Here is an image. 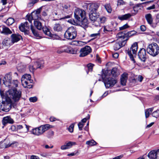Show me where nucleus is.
Wrapping results in <instances>:
<instances>
[{"label":"nucleus","mask_w":159,"mask_h":159,"mask_svg":"<svg viewBox=\"0 0 159 159\" xmlns=\"http://www.w3.org/2000/svg\"><path fill=\"white\" fill-rule=\"evenodd\" d=\"M7 94L8 98H6L5 100H3L2 103H0V110L6 112L8 111L10 109L12 102L11 98L15 102H18L21 97V92L14 88L9 89Z\"/></svg>","instance_id":"obj_1"},{"label":"nucleus","mask_w":159,"mask_h":159,"mask_svg":"<svg viewBox=\"0 0 159 159\" xmlns=\"http://www.w3.org/2000/svg\"><path fill=\"white\" fill-rule=\"evenodd\" d=\"M148 53L153 57L156 56L159 53V47L156 43L149 44L146 49Z\"/></svg>","instance_id":"obj_2"},{"label":"nucleus","mask_w":159,"mask_h":159,"mask_svg":"<svg viewBox=\"0 0 159 159\" xmlns=\"http://www.w3.org/2000/svg\"><path fill=\"white\" fill-rule=\"evenodd\" d=\"M50 126L49 124L42 125L38 127L33 129L31 131V132L34 135L39 136L50 129Z\"/></svg>","instance_id":"obj_3"},{"label":"nucleus","mask_w":159,"mask_h":159,"mask_svg":"<svg viewBox=\"0 0 159 159\" xmlns=\"http://www.w3.org/2000/svg\"><path fill=\"white\" fill-rule=\"evenodd\" d=\"M31 75L29 74H25L22 77L21 83L24 88H30L32 87L33 80H31Z\"/></svg>","instance_id":"obj_4"},{"label":"nucleus","mask_w":159,"mask_h":159,"mask_svg":"<svg viewBox=\"0 0 159 159\" xmlns=\"http://www.w3.org/2000/svg\"><path fill=\"white\" fill-rule=\"evenodd\" d=\"M64 37L69 40L74 39L77 36V32L76 29L71 26L68 28L65 32Z\"/></svg>","instance_id":"obj_5"},{"label":"nucleus","mask_w":159,"mask_h":159,"mask_svg":"<svg viewBox=\"0 0 159 159\" xmlns=\"http://www.w3.org/2000/svg\"><path fill=\"white\" fill-rule=\"evenodd\" d=\"M102 78L103 80L106 87L108 88L112 87L117 83V80L112 78H107L105 74L103 73Z\"/></svg>","instance_id":"obj_6"},{"label":"nucleus","mask_w":159,"mask_h":159,"mask_svg":"<svg viewBox=\"0 0 159 159\" xmlns=\"http://www.w3.org/2000/svg\"><path fill=\"white\" fill-rule=\"evenodd\" d=\"M138 48V43H137L135 42L132 45L130 48L127 51V53L129 57L131 60L134 63L135 62L134 57H135L136 55Z\"/></svg>","instance_id":"obj_7"},{"label":"nucleus","mask_w":159,"mask_h":159,"mask_svg":"<svg viewBox=\"0 0 159 159\" xmlns=\"http://www.w3.org/2000/svg\"><path fill=\"white\" fill-rule=\"evenodd\" d=\"M74 14L75 18L79 21H80L83 18H84L86 16L85 11L79 8H77L75 10Z\"/></svg>","instance_id":"obj_8"},{"label":"nucleus","mask_w":159,"mask_h":159,"mask_svg":"<svg viewBox=\"0 0 159 159\" xmlns=\"http://www.w3.org/2000/svg\"><path fill=\"white\" fill-rule=\"evenodd\" d=\"M26 18L30 23H31L30 25V29L34 36H35L37 39H40L41 38H42V37L38 33L37 31L34 29V27L32 25V21L33 20L32 13L30 15H27Z\"/></svg>","instance_id":"obj_9"},{"label":"nucleus","mask_w":159,"mask_h":159,"mask_svg":"<svg viewBox=\"0 0 159 159\" xmlns=\"http://www.w3.org/2000/svg\"><path fill=\"white\" fill-rule=\"evenodd\" d=\"M118 41H120L122 42V45L125 46L126 43L128 38L127 37L126 31L120 32L118 33L116 35Z\"/></svg>","instance_id":"obj_10"},{"label":"nucleus","mask_w":159,"mask_h":159,"mask_svg":"<svg viewBox=\"0 0 159 159\" xmlns=\"http://www.w3.org/2000/svg\"><path fill=\"white\" fill-rule=\"evenodd\" d=\"M92 52L91 47L89 46H86L80 49V57H84L89 54Z\"/></svg>","instance_id":"obj_11"},{"label":"nucleus","mask_w":159,"mask_h":159,"mask_svg":"<svg viewBox=\"0 0 159 159\" xmlns=\"http://www.w3.org/2000/svg\"><path fill=\"white\" fill-rule=\"evenodd\" d=\"M138 56L139 59L143 62L146 61L148 58L146 50L144 48L141 49L138 53Z\"/></svg>","instance_id":"obj_12"},{"label":"nucleus","mask_w":159,"mask_h":159,"mask_svg":"<svg viewBox=\"0 0 159 159\" xmlns=\"http://www.w3.org/2000/svg\"><path fill=\"white\" fill-rule=\"evenodd\" d=\"M69 7H70V6H67L66 5H64L63 7L64 9L62 11L61 13H60V10H58L57 12L55 13V14L56 15H57V14H58V15H60V16L61 17L60 19H65L69 18L70 17V16H66L65 14V12L66 11H65V9H68Z\"/></svg>","instance_id":"obj_13"},{"label":"nucleus","mask_w":159,"mask_h":159,"mask_svg":"<svg viewBox=\"0 0 159 159\" xmlns=\"http://www.w3.org/2000/svg\"><path fill=\"white\" fill-rule=\"evenodd\" d=\"M43 62L41 61L40 62L37 61L35 63L34 65H30L29 66V70L30 71L33 72L36 69L38 68H41L43 66Z\"/></svg>","instance_id":"obj_14"},{"label":"nucleus","mask_w":159,"mask_h":159,"mask_svg":"<svg viewBox=\"0 0 159 159\" xmlns=\"http://www.w3.org/2000/svg\"><path fill=\"white\" fill-rule=\"evenodd\" d=\"M114 24L116 25V23L111 22L110 24L104 26L103 27V31L105 33L112 31L115 28L114 26Z\"/></svg>","instance_id":"obj_15"},{"label":"nucleus","mask_w":159,"mask_h":159,"mask_svg":"<svg viewBox=\"0 0 159 159\" xmlns=\"http://www.w3.org/2000/svg\"><path fill=\"white\" fill-rule=\"evenodd\" d=\"M14 120L10 116H7L3 118L2 123L4 126H6L8 123L12 124L14 123Z\"/></svg>","instance_id":"obj_16"},{"label":"nucleus","mask_w":159,"mask_h":159,"mask_svg":"<svg viewBox=\"0 0 159 159\" xmlns=\"http://www.w3.org/2000/svg\"><path fill=\"white\" fill-rule=\"evenodd\" d=\"M14 143H10L9 141L5 140L3 141L0 142V148H7L10 147H13L12 145Z\"/></svg>","instance_id":"obj_17"},{"label":"nucleus","mask_w":159,"mask_h":159,"mask_svg":"<svg viewBox=\"0 0 159 159\" xmlns=\"http://www.w3.org/2000/svg\"><path fill=\"white\" fill-rule=\"evenodd\" d=\"M0 32L1 33L6 35L10 34L12 33V31L9 28L4 25L0 27Z\"/></svg>","instance_id":"obj_18"},{"label":"nucleus","mask_w":159,"mask_h":159,"mask_svg":"<svg viewBox=\"0 0 159 159\" xmlns=\"http://www.w3.org/2000/svg\"><path fill=\"white\" fill-rule=\"evenodd\" d=\"M11 43H14L19 41L22 38V36L18 34H12L11 35Z\"/></svg>","instance_id":"obj_19"},{"label":"nucleus","mask_w":159,"mask_h":159,"mask_svg":"<svg viewBox=\"0 0 159 159\" xmlns=\"http://www.w3.org/2000/svg\"><path fill=\"white\" fill-rule=\"evenodd\" d=\"M90 19L93 21H95L99 16V14L97 12H89V14Z\"/></svg>","instance_id":"obj_20"},{"label":"nucleus","mask_w":159,"mask_h":159,"mask_svg":"<svg viewBox=\"0 0 159 159\" xmlns=\"http://www.w3.org/2000/svg\"><path fill=\"white\" fill-rule=\"evenodd\" d=\"M100 4L99 3H93L91 4L89 6V12H97L98 8L99 7Z\"/></svg>","instance_id":"obj_21"},{"label":"nucleus","mask_w":159,"mask_h":159,"mask_svg":"<svg viewBox=\"0 0 159 159\" xmlns=\"http://www.w3.org/2000/svg\"><path fill=\"white\" fill-rule=\"evenodd\" d=\"M64 48H66L64 49V51L67 53L75 54H76L78 51V49L75 48H72L70 47H68L66 46H64Z\"/></svg>","instance_id":"obj_22"},{"label":"nucleus","mask_w":159,"mask_h":159,"mask_svg":"<svg viewBox=\"0 0 159 159\" xmlns=\"http://www.w3.org/2000/svg\"><path fill=\"white\" fill-rule=\"evenodd\" d=\"M76 144V143L73 142H69L66 143L64 145H62L61 147V150H65L70 148L73 145Z\"/></svg>","instance_id":"obj_23"},{"label":"nucleus","mask_w":159,"mask_h":159,"mask_svg":"<svg viewBox=\"0 0 159 159\" xmlns=\"http://www.w3.org/2000/svg\"><path fill=\"white\" fill-rule=\"evenodd\" d=\"M148 157L150 159H158L157 150H153L150 152L148 155Z\"/></svg>","instance_id":"obj_24"},{"label":"nucleus","mask_w":159,"mask_h":159,"mask_svg":"<svg viewBox=\"0 0 159 159\" xmlns=\"http://www.w3.org/2000/svg\"><path fill=\"white\" fill-rule=\"evenodd\" d=\"M29 25H28V23L26 22L24 23H22L19 26V29L20 31L22 32L25 31V30L26 29H29Z\"/></svg>","instance_id":"obj_25"},{"label":"nucleus","mask_w":159,"mask_h":159,"mask_svg":"<svg viewBox=\"0 0 159 159\" xmlns=\"http://www.w3.org/2000/svg\"><path fill=\"white\" fill-rule=\"evenodd\" d=\"M127 79V74H123L121 76L120 78V82L121 84L123 85H125L126 80Z\"/></svg>","instance_id":"obj_26"},{"label":"nucleus","mask_w":159,"mask_h":159,"mask_svg":"<svg viewBox=\"0 0 159 159\" xmlns=\"http://www.w3.org/2000/svg\"><path fill=\"white\" fill-rule=\"evenodd\" d=\"M131 17V14L130 13H128L124 15L119 16L118 17V18L121 20H126L128 18H130Z\"/></svg>","instance_id":"obj_27"},{"label":"nucleus","mask_w":159,"mask_h":159,"mask_svg":"<svg viewBox=\"0 0 159 159\" xmlns=\"http://www.w3.org/2000/svg\"><path fill=\"white\" fill-rule=\"evenodd\" d=\"M80 21H81L80 24L82 27H86L88 26L89 22L86 16L84 17V18H83V19Z\"/></svg>","instance_id":"obj_28"},{"label":"nucleus","mask_w":159,"mask_h":159,"mask_svg":"<svg viewBox=\"0 0 159 159\" xmlns=\"http://www.w3.org/2000/svg\"><path fill=\"white\" fill-rule=\"evenodd\" d=\"M145 17L146 20L149 25H151L152 24L153 19L152 16L150 14H148L146 15Z\"/></svg>","instance_id":"obj_29"},{"label":"nucleus","mask_w":159,"mask_h":159,"mask_svg":"<svg viewBox=\"0 0 159 159\" xmlns=\"http://www.w3.org/2000/svg\"><path fill=\"white\" fill-rule=\"evenodd\" d=\"M34 25L39 30H41L43 28L41 23L38 20H34Z\"/></svg>","instance_id":"obj_30"},{"label":"nucleus","mask_w":159,"mask_h":159,"mask_svg":"<svg viewBox=\"0 0 159 159\" xmlns=\"http://www.w3.org/2000/svg\"><path fill=\"white\" fill-rule=\"evenodd\" d=\"M11 40L8 38H5L2 41V44L3 45L7 46L8 47L10 46Z\"/></svg>","instance_id":"obj_31"},{"label":"nucleus","mask_w":159,"mask_h":159,"mask_svg":"<svg viewBox=\"0 0 159 159\" xmlns=\"http://www.w3.org/2000/svg\"><path fill=\"white\" fill-rule=\"evenodd\" d=\"M53 29L55 31L59 32L62 30V27L61 25L59 24H56L54 26Z\"/></svg>","instance_id":"obj_32"},{"label":"nucleus","mask_w":159,"mask_h":159,"mask_svg":"<svg viewBox=\"0 0 159 159\" xmlns=\"http://www.w3.org/2000/svg\"><path fill=\"white\" fill-rule=\"evenodd\" d=\"M44 34L50 37L52 36V34H51L49 29L47 27H43L42 28Z\"/></svg>","instance_id":"obj_33"},{"label":"nucleus","mask_w":159,"mask_h":159,"mask_svg":"<svg viewBox=\"0 0 159 159\" xmlns=\"http://www.w3.org/2000/svg\"><path fill=\"white\" fill-rule=\"evenodd\" d=\"M122 42L120 41H118V43H116L114 46V49L115 50H117L120 49L121 47L124 46L122 45Z\"/></svg>","instance_id":"obj_34"},{"label":"nucleus","mask_w":159,"mask_h":159,"mask_svg":"<svg viewBox=\"0 0 159 159\" xmlns=\"http://www.w3.org/2000/svg\"><path fill=\"white\" fill-rule=\"evenodd\" d=\"M6 80V82H8L11 83V74L10 73L7 74L6 75L5 77H4Z\"/></svg>","instance_id":"obj_35"},{"label":"nucleus","mask_w":159,"mask_h":159,"mask_svg":"<svg viewBox=\"0 0 159 159\" xmlns=\"http://www.w3.org/2000/svg\"><path fill=\"white\" fill-rule=\"evenodd\" d=\"M18 71L20 73L24 72L25 70V66L22 64H20L17 67Z\"/></svg>","instance_id":"obj_36"},{"label":"nucleus","mask_w":159,"mask_h":159,"mask_svg":"<svg viewBox=\"0 0 159 159\" xmlns=\"http://www.w3.org/2000/svg\"><path fill=\"white\" fill-rule=\"evenodd\" d=\"M73 42V44L79 46H82L86 44V42L78 41H74Z\"/></svg>","instance_id":"obj_37"},{"label":"nucleus","mask_w":159,"mask_h":159,"mask_svg":"<svg viewBox=\"0 0 159 159\" xmlns=\"http://www.w3.org/2000/svg\"><path fill=\"white\" fill-rule=\"evenodd\" d=\"M33 20H39L41 19L40 15H39L35 13L34 12H33L32 13Z\"/></svg>","instance_id":"obj_38"},{"label":"nucleus","mask_w":159,"mask_h":159,"mask_svg":"<svg viewBox=\"0 0 159 159\" xmlns=\"http://www.w3.org/2000/svg\"><path fill=\"white\" fill-rule=\"evenodd\" d=\"M153 108H151L145 110V113L146 118H147L149 116L150 114H151L153 111Z\"/></svg>","instance_id":"obj_39"},{"label":"nucleus","mask_w":159,"mask_h":159,"mask_svg":"<svg viewBox=\"0 0 159 159\" xmlns=\"http://www.w3.org/2000/svg\"><path fill=\"white\" fill-rule=\"evenodd\" d=\"M14 22V20L12 18H8L6 21V24L8 25H12Z\"/></svg>","instance_id":"obj_40"},{"label":"nucleus","mask_w":159,"mask_h":159,"mask_svg":"<svg viewBox=\"0 0 159 159\" xmlns=\"http://www.w3.org/2000/svg\"><path fill=\"white\" fill-rule=\"evenodd\" d=\"M86 144L90 146H92L96 145L97 143L93 140L88 141L86 142Z\"/></svg>","instance_id":"obj_41"},{"label":"nucleus","mask_w":159,"mask_h":159,"mask_svg":"<svg viewBox=\"0 0 159 159\" xmlns=\"http://www.w3.org/2000/svg\"><path fill=\"white\" fill-rule=\"evenodd\" d=\"M104 7L108 12L109 13L111 12L112 9L110 4H106L105 5Z\"/></svg>","instance_id":"obj_42"},{"label":"nucleus","mask_w":159,"mask_h":159,"mask_svg":"<svg viewBox=\"0 0 159 159\" xmlns=\"http://www.w3.org/2000/svg\"><path fill=\"white\" fill-rule=\"evenodd\" d=\"M135 33L136 31L134 30L131 31L127 33H126L127 37L128 39L129 37L135 34Z\"/></svg>","instance_id":"obj_43"},{"label":"nucleus","mask_w":159,"mask_h":159,"mask_svg":"<svg viewBox=\"0 0 159 159\" xmlns=\"http://www.w3.org/2000/svg\"><path fill=\"white\" fill-rule=\"evenodd\" d=\"M152 116L156 118L158 117H159V110H157L153 112L152 114Z\"/></svg>","instance_id":"obj_44"},{"label":"nucleus","mask_w":159,"mask_h":159,"mask_svg":"<svg viewBox=\"0 0 159 159\" xmlns=\"http://www.w3.org/2000/svg\"><path fill=\"white\" fill-rule=\"evenodd\" d=\"M117 69L116 68H113L111 70V73L114 76H116L117 74Z\"/></svg>","instance_id":"obj_45"},{"label":"nucleus","mask_w":159,"mask_h":159,"mask_svg":"<svg viewBox=\"0 0 159 159\" xmlns=\"http://www.w3.org/2000/svg\"><path fill=\"white\" fill-rule=\"evenodd\" d=\"M131 16L136 15L138 12L137 10L136 9V7H133V9L131 11Z\"/></svg>","instance_id":"obj_46"},{"label":"nucleus","mask_w":159,"mask_h":159,"mask_svg":"<svg viewBox=\"0 0 159 159\" xmlns=\"http://www.w3.org/2000/svg\"><path fill=\"white\" fill-rule=\"evenodd\" d=\"M93 66L94 65L92 63H89L87 65V67L88 68L89 71H91L92 70Z\"/></svg>","instance_id":"obj_47"},{"label":"nucleus","mask_w":159,"mask_h":159,"mask_svg":"<svg viewBox=\"0 0 159 159\" xmlns=\"http://www.w3.org/2000/svg\"><path fill=\"white\" fill-rule=\"evenodd\" d=\"M100 21L101 23H104L106 21L107 18L104 16L100 17L99 18Z\"/></svg>","instance_id":"obj_48"},{"label":"nucleus","mask_w":159,"mask_h":159,"mask_svg":"<svg viewBox=\"0 0 159 159\" xmlns=\"http://www.w3.org/2000/svg\"><path fill=\"white\" fill-rule=\"evenodd\" d=\"M29 100L30 102H34L37 101V98L36 97H30L29 98Z\"/></svg>","instance_id":"obj_49"},{"label":"nucleus","mask_w":159,"mask_h":159,"mask_svg":"<svg viewBox=\"0 0 159 159\" xmlns=\"http://www.w3.org/2000/svg\"><path fill=\"white\" fill-rule=\"evenodd\" d=\"M74 126V124H72L68 128V130L69 132H70L71 133L73 132Z\"/></svg>","instance_id":"obj_50"},{"label":"nucleus","mask_w":159,"mask_h":159,"mask_svg":"<svg viewBox=\"0 0 159 159\" xmlns=\"http://www.w3.org/2000/svg\"><path fill=\"white\" fill-rule=\"evenodd\" d=\"M13 85V86L16 87L18 86V81L17 80H13L12 82L11 83Z\"/></svg>","instance_id":"obj_51"},{"label":"nucleus","mask_w":159,"mask_h":159,"mask_svg":"<svg viewBox=\"0 0 159 159\" xmlns=\"http://www.w3.org/2000/svg\"><path fill=\"white\" fill-rule=\"evenodd\" d=\"M37 2L36 1H32L30 2H29L28 4V6L29 7H30L33 6V5Z\"/></svg>","instance_id":"obj_52"},{"label":"nucleus","mask_w":159,"mask_h":159,"mask_svg":"<svg viewBox=\"0 0 159 159\" xmlns=\"http://www.w3.org/2000/svg\"><path fill=\"white\" fill-rule=\"evenodd\" d=\"M84 125V124L81 122H80L78 124L79 128L80 130H81L82 129V128Z\"/></svg>","instance_id":"obj_53"},{"label":"nucleus","mask_w":159,"mask_h":159,"mask_svg":"<svg viewBox=\"0 0 159 159\" xmlns=\"http://www.w3.org/2000/svg\"><path fill=\"white\" fill-rule=\"evenodd\" d=\"M128 27H129V26H128L127 24H126L124 25H123V26H122L121 27H120L119 28V29L120 30H125V29L128 28Z\"/></svg>","instance_id":"obj_54"},{"label":"nucleus","mask_w":159,"mask_h":159,"mask_svg":"<svg viewBox=\"0 0 159 159\" xmlns=\"http://www.w3.org/2000/svg\"><path fill=\"white\" fill-rule=\"evenodd\" d=\"M10 130H11L12 131H15L17 130L16 128L14 125H12L11 126Z\"/></svg>","instance_id":"obj_55"},{"label":"nucleus","mask_w":159,"mask_h":159,"mask_svg":"<svg viewBox=\"0 0 159 159\" xmlns=\"http://www.w3.org/2000/svg\"><path fill=\"white\" fill-rule=\"evenodd\" d=\"M125 3L123 1H118L117 5L120 6L125 4Z\"/></svg>","instance_id":"obj_56"},{"label":"nucleus","mask_w":159,"mask_h":159,"mask_svg":"<svg viewBox=\"0 0 159 159\" xmlns=\"http://www.w3.org/2000/svg\"><path fill=\"white\" fill-rule=\"evenodd\" d=\"M42 7H41L39 8L38 9L35 11H34L36 14H37L38 15H40V13L42 9Z\"/></svg>","instance_id":"obj_57"},{"label":"nucleus","mask_w":159,"mask_h":159,"mask_svg":"<svg viewBox=\"0 0 159 159\" xmlns=\"http://www.w3.org/2000/svg\"><path fill=\"white\" fill-rule=\"evenodd\" d=\"M140 29L142 31H144L146 29V26L144 25H142L140 27Z\"/></svg>","instance_id":"obj_58"},{"label":"nucleus","mask_w":159,"mask_h":159,"mask_svg":"<svg viewBox=\"0 0 159 159\" xmlns=\"http://www.w3.org/2000/svg\"><path fill=\"white\" fill-rule=\"evenodd\" d=\"M87 118H84L81 121L83 123H85L86 122L87 120V118L88 119H89L90 118L89 115H88V116L87 117Z\"/></svg>","instance_id":"obj_59"},{"label":"nucleus","mask_w":159,"mask_h":159,"mask_svg":"<svg viewBox=\"0 0 159 159\" xmlns=\"http://www.w3.org/2000/svg\"><path fill=\"white\" fill-rule=\"evenodd\" d=\"M50 120L51 122H53L54 121H55L57 120H58L57 119H56V118L54 117H51L50 118Z\"/></svg>","instance_id":"obj_60"},{"label":"nucleus","mask_w":159,"mask_h":159,"mask_svg":"<svg viewBox=\"0 0 159 159\" xmlns=\"http://www.w3.org/2000/svg\"><path fill=\"white\" fill-rule=\"evenodd\" d=\"M99 33H96V34H91L90 35V37H94L95 38L96 37H97L98 35H99Z\"/></svg>","instance_id":"obj_61"},{"label":"nucleus","mask_w":159,"mask_h":159,"mask_svg":"<svg viewBox=\"0 0 159 159\" xmlns=\"http://www.w3.org/2000/svg\"><path fill=\"white\" fill-rule=\"evenodd\" d=\"M30 159H40V158L37 156L32 155L31 156Z\"/></svg>","instance_id":"obj_62"},{"label":"nucleus","mask_w":159,"mask_h":159,"mask_svg":"<svg viewBox=\"0 0 159 159\" xmlns=\"http://www.w3.org/2000/svg\"><path fill=\"white\" fill-rule=\"evenodd\" d=\"M155 8V5L154 4H153L152 6L147 7V10H149L154 9Z\"/></svg>","instance_id":"obj_63"},{"label":"nucleus","mask_w":159,"mask_h":159,"mask_svg":"<svg viewBox=\"0 0 159 159\" xmlns=\"http://www.w3.org/2000/svg\"><path fill=\"white\" fill-rule=\"evenodd\" d=\"M123 157V155H120L119 156H117L113 158L112 159H120Z\"/></svg>","instance_id":"obj_64"}]
</instances>
